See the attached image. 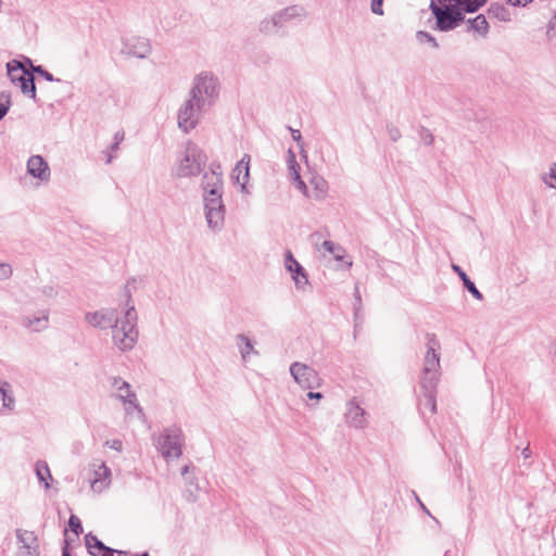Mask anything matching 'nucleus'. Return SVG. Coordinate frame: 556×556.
I'll return each mask as SVG.
<instances>
[{"label":"nucleus","instance_id":"obj_45","mask_svg":"<svg viewBox=\"0 0 556 556\" xmlns=\"http://www.w3.org/2000/svg\"><path fill=\"white\" fill-rule=\"evenodd\" d=\"M353 316H354V329L356 330L358 327H361L363 325V321H364V315L362 313V311H353Z\"/></svg>","mask_w":556,"mask_h":556},{"label":"nucleus","instance_id":"obj_21","mask_svg":"<svg viewBox=\"0 0 556 556\" xmlns=\"http://www.w3.org/2000/svg\"><path fill=\"white\" fill-rule=\"evenodd\" d=\"M452 269L454 273L457 274V276L463 281L464 288L477 300L482 301L483 294L479 291V289L476 287L475 282L468 277V275L464 271V269L456 264H452Z\"/></svg>","mask_w":556,"mask_h":556},{"label":"nucleus","instance_id":"obj_49","mask_svg":"<svg viewBox=\"0 0 556 556\" xmlns=\"http://www.w3.org/2000/svg\"><path fill=\"white\" fill-rule=\"evenodd\" d=\"M542 179L547 187L556 189V176H542Z\"/></svg>","mask_w":556,"mask_h":556},{"label":"nucleus","instance_id":"obj_6","mask_svg":"<svg viewBox=\"0 0 556 556\" xmlns=\"http://www.w3.org/2000/svg\"><path fill=\"white\" fill-rule=\"evenodd\" d=\"M198 87L200 91L197 94V105L201 109L204 105L205 100L202 98L204 93L208 105L213 104L219 96V81L213 74L203 72L195 76L192 88Z\"/></svg>","mask_w":556,"mask_h":556},{"label":"nucleus","instance_id":"obj_9","mask_svg":"<svg viewBox=\"0 0 556 556\" xmlns=\"http://www.w3.org/2000/svg\"><path fill=\"white\" fill-rule=\"evenodd\" d=\"M204 203V215L207 226L213 231H220L225 224L226 207L223 199L217 200H205Z\"/></svg>","mask_w":556,"mask_h":556},{"label":"nucleus","instance_id":"obj_56","mask_svg":"<svg viewBox=\"0 0 556 556\" xmlns=\"http://www.w3.org/2000/svg\"><path fill=\"white\" fill-rule=\"evenodd\" d=\"M122 441L121 440H113L112 441V444H111V447L116 450V451H121L122 450Z\"/></svg>","mask_w":556,"mask_h":556},{"label":"nucleus","instance_id":"obj_15","mask_svg":"<svg viewBox=\"0 0 556 556\" xmlns=\"http://www.w3.org/2000/svg\"><path fill=\"white\" fill-rule=\"evenodd\" d=\"M427 339V353L425 355V366L424 369L426 372H430L433 370H438L440 367V353L441 344L435 336V333L428 332L426 334Z\"/></svg>","mask_w":556,"mask_h":556},{"label":"nucleus","instance_id":"obj_57","mask_svg":"<svg viewBox=\"0 0 556 556\" xmlns=\"http://www.w3.org/2000/svg\"><path fill=\"white\" fill-rule=\"evenodd\" d=\"M521 455L523 456V458L531 457V450L529 445L521 451Z\"/></svg>","mask_w":556,"mask_h":556},{"label":"nucleus","instance_id":"obj_10","mask_svg":"<svg viewBox=\"0 0 556 556\" xmlns=\"http://www.w3.org/2000/svg\"><path fill=\"white\" fill-rule=\"evenodd\" d=\"M85 319L94 328H112L113 332L116 329H121V327H118L119 320L117 318L116 309L113 308L89 312L86 314Z\"/></svg>","mask_w":556,"mask_h":556},{"label":"nucleus","instance_id":"obj_8","mask_svg":"<svg viewBox=\"0 0 556 556\" xmlns=\"http://www.w3.org/2000/svg\"><path fill=\"white\" fill-rule=\"evenodd\" d=\"M290 374L295 382L304 390H314L321 384L319 374L306 364L300 362L292 363Z\"/></svg>","mask_w":556,"mask_h":556},{"label":"nucleus","instance_id":"obj_24","mask_svg":"<svg viewBox=\"0 0 556 556\" xmlns=\"http://www.w3.org/2000/svg\"><path fill=\"white\" fill-rule=\"evenodd\" d=\"M49 169L48 162L39 154L31 155L26 164V174H46Z\"/></svg>","mask_w":556,"mask_h":556},{"label":"nucleus","instance_id":"obj_35","mask_svg":"<svg viewBox=\"0 0 556 556\" xmlns=\"http://www.w3.org/2000/svg\"><path fill=\"white\" fill-rule=\"evenodd\" d=\"M286 163L289 174H300L301 167L292 149H289L287 152Z\"/></svg>","mask_w":556,"mask_h":556},{"label":"nucleus","instance_id":"obj_27","mask_svg":"<svg viewBox=\"0 0 556 556\" xmlns=\"http://www.w3.org/2000/svg\"><path fill=\"white\" fill-rule=\"evenodd\" d=\"M50 176H18V182L25 190H35L49 182Z\"/></svg>","mask_w":556,"mask_h":556},{"label":"nucleus","instance_id":"obj_4","mask_svg":"<svg viewBox=\"0 0 556 556\" xmlns=\"http://www.w3.org/2000/svg\"><path fill=\"white\" fill-rule=\"evenodd\" d=\"M7 71L11 83L18 86L24 96H27L34 100V102L39 103L36 91L35 76L33 73L25 70L23 64L17 60L8 62Z\"/></svg>","mask_w":556,"mask_h":556},{"label":"nucleus","instance_id":"obj_25","mask_svg":"<svg viewBox=\"0 0 556 556\" xmlns=\"http://www.w3.org/2000/svg\"><path fill=\"white\" fill-rule=\"evenodd\" d=\"M299 8L298 5H290L281 11L275 13L271 17V22L274 26L281 27L287 21H290L291 18L299 15Z\"/></svg>","mask_w":556,"mask_h":556},{"label":"nucleus","instance_id":"obj_47","mask_svg":"<svg viewBox=\"0 0 556 556\" xmlns=\"http://www.w3.org/2000/svg\"><path fill=\"white\" fill-rule=\"evenodd\" d=\"M507 4H510L513 7H527L528 4L532 3L533 0H505Z\"/></svg>","mask_w":556,"mask_h":556},{"label":"nucleus","instance_id":"obj_36","mask_svg":"<svg viewBox=\"0 0 556 556\" xmlns=\"http://www.w3.org/2000/svg\"><path fill=\"white\" fill-rule=\"evenodd\" d=\"M416 39L420 43H429L433 49H439V42L437 41L435 37H433L430 33L426 30H418L416 33Z\"/></svg>","mask_w":556,"mask_h":556},{"label":"nucleus","instance_id":"obj_26","mask_svg":"<svg viewBox=\"0 0 556 556\" xmlns=\"http://www.w3.org/2000/svg\"><path fill=\"white\" fill-rule=\"evenodd\" d=\"M35 472L39 483H43L46 490L50 489L49 480L52 481L53 478L46 460L36 462Z\"/></svg>","mask_w":556,"mask_h":556},{"label":"nucleus","instance_id":"obj_34","mask_svg":"<svg viewBox=\"0 0 556 556\" xmlns=\"http://www.w3.org/2000/svg\"><path fill=\"white\" fill-rule=\"evenodd\" d=\"M250 154L244 153L242 159L236 163L231 174H250Z\"/></svg>","mask_w":556,"mask_h":556},{"label":"nucleus","instance_id":"obj_55","mask_svg":"<svg viewBox=\"0 0 556 556\" xmlns=\"http://www.w3.org/2000/svg\"><path fill=\"white\" fill-rule=\"evenodd\" d=\"M7 388H10L8 382H0V397L7 396Z\"/></svg>","mask_w":556,"mask_h":556},{"label":"nucleus","instance_id":"obj_32","mask_svg":"<svg viewBox=\"0 0 556 556\" xmlns=\"http://www.w3.org/2000/svg\"><path fill=\"white\" fill-rule=\"evenodd\" d=\"M321 247L329 253H331L336 261H343L344 260V253L345 250L343 247L336 244L334 242L330 240H325L321 243Z\"/></svg>","mask_w":556,"mask_h":556},{"label":"nucleus","instance_id":"obj_30","mask_svg":"<svg viewBox=\"0 0 556 556\" xmlns=\"http://www.w3.org/2000/svg\"><path fill=\"white\" fill-rule=\"evenodd\" d=\"M309 182L314 186V197L316 199L324 198L328 191V182L324 176H311Z\"/></svg>","mask_w":556,"mask_h":556},{"label":"nucleus","instance_id":"obj_62","mask_svg":"<svg viewBox=\"0 0 556 556\" xmlns=\"http://www.w3.org/2000/svg\"><path fill=\"white\" fill-rule=\"evenodd\" d=\"M548 174H556V162H554L549 168V173Z\"/></svg>","mask_w":556,"mask_h":556},{"label":"nucleus","instance_id":"obj_48","mask_svg":"<svg viewBox=\"0 0 556 556\" xmlns=\"http://www.w3.org/2000/svg\"><path fill=\"white\" fill-rule=\"evenodd\" d=\"M11 104H12L11 97H7V104L4 106H1L0 122L4 118V116L10 111Z\"/></svg>","mask_w":556,"mask_h":556},{"label":"nucleus","instance_id":"obj_20","mask_svg":"<svg viewBox=\"0 0 556 556\" xmlns=\"http://www.w3.org/2000/svg\"><path fill=\"white\" fill-rule=\"evenodd\" d=\"M93 478L91 479V486L93 489L100 484L101 489L103 486H108L110 483L111 469L105 465V463H100L99 465L93 464Z\"/></svg>","mask_w":556,"mask_h":556},{"label":"nucleus","instance_id":"obj_64","mask_svg":"<svg viewBox=\"0 0 556 556\" xmlns=\"http://www.w3.org/2000/svg\"><path fill=\"white\" fill-rule=\"evenodd\" d=\"M135 556H150V554L148 552H143L140 554H136Z\"/></svg>","mask_w":556,"mask_h":556},{"label":"nucleus","instance_id":"obj_52","mask_svg":"<svg viewBox=\"0 0 556 556\" xmlns=\"http://www.w3.org/2000/svg\"><path fill=\"white\" fill-rule=\"evenodd\" d=\"M552 30H556V12L554 13L553 17L548 21L547 35H549Z\"/></svg>","mask_w":556,"mask_h":556},{"label":"nucleus","instance_id":"obj_2","mask_svg":"<svg viewBox=\"0 0 556 556\" xmlns=\"http://www.w3.org/2000/svg\"><path fill=\"white\" fill-rule=\"evenodd\" d=\"M123 295L125 296V314L121 320V329L114 331V344L122 351L127 352L134 349L138 341V314L132 302L131 289L124 286Z\"/></svg>","mask_w":556,"mask_h":556},{"label":"nucleus","instance_id":"obj_44","mask_svg":"<svg viewBox=\"0 0 556 556\" xmlns=\"http://www.w3.org/2000/svg\"><path fill=\"white\" fill-rule=\"evenodd\" d=\"M383 0H371L370 9L374 14L383 15L382 9Z\"/></svg>","mask_w":556,"mask_h":556},{"label":"nucleus","instance_id":"obj_41","mask_svg":"<svg viewBox=\"0 0 556 556\" xmlns=\"http://www.w3.org/2000/svg\"><path fill=\"white\" fill-rule=\"evenodd\" d=\"M353 296H354L353 311H356V312L362 311L363 304H362V295H361L358 285H356L354 288Z\"/></svg>","mask_w":556,"mask_h":556},{"label":"nucleus","instance_id":"obj_7","mask_svg":"<svg viewBox=\"0 0 556 556\" xmlns=\"http://www.w3.org/2000/svg\"><path fill=\"white\" fill-rule=\"evenodd\" d=\"M184 433L180 428L165 429L159 440V448L164 458H178L182 454Z\"/></svg>","mask_w":556,"mask_h":556},{"label":"nucleus","instance_id":"obj_3","mask_svg":"<svg viewBox=\"0 0 556 556\" xmlns=\"http://www.w3.org/2000/svg\"><path fill=\"white\" fill-rule=\"evenodd\" d=\"M207 155L192 140L186 142L185 151L179 157V170L181 174H207L205 172ZM208 174H223L219 162L213 161L208 165Z\"/></svg>","mask_w":556,"mask_h":556},{"label":"nucleus","instance_id":"obj_22","mask_svg":"<svg viewBox=\"0 0 556 556\" xmlns=\"http://www.w3.org/2000/svg\"><path fill=\"white\" fill-rule=\"evenodd\" d=\"M438 383H439L438 370H433L430 372H426L425 369L422 370V376H421L420 382H419L422 393L437 394Z\"/></svg>","mask_w":556,"mask_h":556},{"label":"nucleus","instance_id":"obj_37","mask_svg":"<svg viewBox=\"0 0 556 556\" xmlns=\"http://www.w3.org/2000/svg\"><path fill=\"white\" fill-rule=\"evenodd\" d=\"M418 136L425 146L430 147L434 142V136L432 131L424 125H419L417 128Z\"/></svg>","mask_w":556,"mask_h":556},{"label":"nucleus","instance_id":"obj_16","mask_svg":"<svg viewBox=\"0 0 556 556\" xmlns=\"http://www.w3.org/2000/svg\"><path fill=\"white\" fill-rule=\"evenodd\" d=\"M85 546L91 556H114L115 549L105 545L97 535L89 532L85 535Z\"/></svg>","mask_w":556,"mask_h":556},{"label":"nucleus","instance_id":"obj_50","mask_svg":"<svg viewBox=\"0 0 556 556\" xmlns=\"http://www.w3.org/2000/svg\"><path fill=\"white\" fill-rule=\"evenodd\" d=\"M231 178H235L236 182L241 184V190L244 191L245 190V185H247L250 176H248V175H244V176H231Z\"/></svg>","mask_w":556,"mask_h":556},{"label":"nucleus","instance_id":"obj_1","mask_svg":"<svg viewBox=\"0 0 556 556\" xmlns=\"http://www.w3.org/2000/svg\"><path fill=\"white\" fill-rule=\"evenodd\" d=\"M488 0H430L429 10L434 18L432 30L448 33L465 22L466 14H473Z\"/></svg>","mask_w":556,"mask_h":556},{"label":"nucleus","instance_id":"obj_5","mask_svg":"<svg viewBox=\"0 0 556 556\" xmlns=\"http://www.w3.org/2000/svg\"><path fill=\"white\" fill-rule=\"evenodd\" d=\"M200 91L198 87L191 88L189 99L180 106L177 113L178 127L184 134H189L198 125L197 94Z\"/></svg>","mask_w":556,"mask_h":556},{"label":"nucleus","instance_id":"obj_12","mask_svg":"<svg viewBox=\"0 0 556 556\" xmlns=\"http://www.w3.org/2000/svg\"><path fill=\"white\" fill-rule=\"evenodd\" d=\"M122 53L127 56L144 59L151 53L150 41L142 37H131L123 40Z\"/></svg>","mask_w":556,"mask_h":556},{"label":"nucleus","instance_id":"obj_40","mask_svg":"<svg viewBox=\"0 0 556 556\" xmlns=\"http://www.w3.org/2000/svg\"><path fill=\"white\" fill-rule=\"evenodd\" d=\"M387 132L391 141L396 142L401 139L402 134L401 130L394 126L392 123H388L386 126Z\"/></svg>","mask_w":556,"mask_h":556},{"label":"nucleus","instance_id":"obj_33","mask_svg":"<svg viewBox=\"0 0 556 556\" xmlns=\"http://www.w3.org/2000/svg\"><path fill=\"white\" fill-rule=\"evenodd\" d=\"M237 342L243 359L253 351L252 341L244 334L240 333L237 336Z\"/></svg>","mask_w":556,"mask_h":556},{"label":"nucleus","instance_id":"obj_51","mask_svg":"<svg viewBox=\"0 0 556 556\" xmlns=\"http://www.w3.org/2000/svg\"><path fill=\"white\" fill-rule=\"evenodd\" d=\"M70 539L65 538L62 545V556H72Z\"/></svg>","mask_w":556,"mask_h":556},{"label":"nucleus","instance_id":"obj_39","mask_svg":"<svg viewBox=\"0 0 556 556\" xmlns=\"http://www.w3.org/2000/svg\"><path fill=\"white\" fill-rule=\"evenodd\" d=\"M292 177V186L301 191L304 195L308 197V189L305 181L302 179V176H291Z\"/></svg>","mask_w":556,"mask_h":556},{"label":"nucleus","instance_id":"obj_38","mask_svg":"<svg viewBox=\"0 0 556 556\" xmlns=\"http://www.w3.org/2000/svg\"><path fill=\"white\" fill-rule=\"evenodd\" d=\"M68 528L77 536L83 533L84 528L80 519L76 515H71L68 518Z\"/></svg>","mask_w":556,"mask_h":556},{"label":"nucleus","instance_id":"obj_17","mask_svg":"<svg viewBox=\"0 0 556 556\" xmlns=\"http://www.w3.org/2000/svg\"><path fill=\"white\" fill-rule=\"evenodd\" d=\"M113 386L117 387L119 393L117 397L124 403L134 406L138 412L142 413V407L139 405L136 393L131 390V386L122 378L115 377Z\"/></svg>","mask_w":556,"mask_h":556},{"label":"nucleus","instance_id":"obj_11","mask_svg":"<svg viewBox=\"0 0 556 556\" xmlns=\"http://www.w3.org/2000/svg\"><path fill=\"white\" fill-rule=\"evenodd\" d=\"M17 543L16 556H39V540L34 531L16 529Z\"/></svg>","mask_w":556,"mask_h":556},{"label":"nucleus","instance_id":"obj_54","mask_svg":"<svg viewBox=\"0 0 556 556\" xmlns=\"http://www.w3.org/2000/svg\"><path fill=\"white\" fill-rule=\"evenodd\" d=\"M307 397L309 400H320L324 397V395L320 392H313L312 390H309V392L307 393Z\"/></svg>","mask_w":556,"mask_h":556},{"label":"nucleus","instance_id":"obj_63","mask_svg":"<svg viewBox=\"0 0 556 556\" xmlns=\"http://www.w3.org/2000/svg\"><path fill=\"white\" fill-rule=\"evenodd\" d=\"M118 146H119L118 143H116V142H112V143H111V146H110V150H111V151H115V150H117V149H118Z\"/></svg>","mask_w":556,"mask_h":556},{"label":"nucleus","instance_id":"obj_28","mask_svg":"<svg viewBox=\"0 0 556 556\" xmlns=\"http://www.w3.org/2000/svg\"><path fill=\"white\" fill-rule=\"evenodd\" d=\"M488 14L492 18H496L501 22H510L511 16L509 10L500 2H492L488 8Z\"/></svg>","mask_w":556,"mask_h":556},{"label":"nucleus","instance_id":"obj_29","mask_svg":"<svg viewBox=\"0 0 556 556\" xmlns=\"http://www.w3.org/2000/svg\"><path fill=\"white\" fill-rule=\"evenodd\" d=\"M418 409L424 413L428 409L431 414L437 413V394L422 393L418 401Z\"/></svg>","mask_w":556,"mask_h":556},{"label":"nucleus","instance_id":"obj_14","mask_svg":"<svg viewBox=\"0 0 556 556\" xmlns=\"http://www.w3.org/2000/svg\"><path fill=\"white\" fill-rule=\"evenodd\" d=\"M285 266L298 289H304L309 283L304 267L295 260L290 250L285 254Z\"/></svg>","mask_w":556,"mask_h":556},{"label":"nucleus","instance_id":"obj_19","mask_svg":"<svg viewBox=\"0 0 556 556\" xmlns=\"http://www.w3.org/2000/svg\"><path fill=\"white\" fill-rule=\"evenodd\" d=\"M464 23H466L467 33L475 31L478 33L483 38L486 37L489 34L490 25L483 14H478L472 18L465 17Z\"/></svg>","mask_w":556,"mask_h":556},{"label":"nucleus","instance_id":"obj_61","mask_svg":"<svg viewBox=\"0 0 556 556\" xmlns=\"http://www.w3.org/2000/svg\"><path fill=\"white\" fill-rule=\"evenodd\" d=\"M115 554L117 556H128L129 553L127 551L115 549Z\"/></svg>","mask_w":556,"mask_h":556},{"label":"nucleus","instance_id":"obj_53","mask_svg":"<svg viewBox=\"0 0 556 556\" xmlns=\"http://www.w3.org/2000/svg\"><path fill=\"white\" fill-rule=\"evenodd\" d=\"M125 138V131L122 129V130H118L115 132L114 137H113V142H116V143H121Z\"/></svg>","mask_w":556,"mask_h":556},{"label":"nucleus","instance_id":"obj_18","mask_svg":"<svg viewBox=\"0 0 556 556\" xmlns=\"http://www.w3.org/2000/svg\"><path fill=\"white\" fill-rule=\"evenodd\" d=\"M211 177V180H206L202 184L203 188V201L223 199L224 184L220 176H203L204 179Z\"/></svg>","mask_w":556,"mask_h":556},{"label":"nucleus","instance_id":"obj_13","mask_svg":"<svg viewBox=\"0 0 556 556\" xmlns=\"http://www.w3.org/2000/svg\"><path fill=\"white\" fill-rule=\"evenodd\" d=\"M345 422L355 429H364L367 424V413L359 406L356 397L346 403V412L344 414Z\"/></svg>","mask_w":556,"mask_h":556},{"label":"nucleus","instance_id":"obj_43","mask_svg":"<svg viewBox=\"0 0 556 556\" xmlns=\"http://www.w3.org/2000/svg\"><path fill=\"white\" fill-rule=\"evenodd\" d=\"M288 130L290 131L292 139L296 142L299 148L303 151L304 142H303L301 131L299 129H293L290 126H288Z\"/></svg>","mask_w":556,"mask_h":556},{"label":"nucleus","instance_id":"obj_31","mask_svg":"<svg viewBox=\"0 0 556 556\" xmlns=\"http://www.w3.org/2000/svg\"><path fill=\"white\" fill-rule=\"evenodd\" d=\"M25 62L30 66V72L33 73L34 76H35V74H37L47 81H55V83L62 81V79L54 77L42 65H34L30 59L26 58Z\"/></svg>","mask_w":556,"mask_h":556},{"label":"nucleus","instance_id":"obj_46","mask_svg":"<svg viewBox=\"0 0 556 556\" xmlns=\"http://www.w3.org/2000/svg\"><path fill=\"white\" fill-rule=\"evenodd\" d=\"M3 406L11 409L14 405V399L9 394V388H7V396L0 397Z\"/></svg>","mask_w":556,"mask_h":556},{"label":"nucleus","instance_id":"obj_59","mask_svg":"<svg viewBox=\"0 0 556 556\" xmlns=\"http://www.w3.org/2000/svg\"><path fill=\"white\" fill-rule=\"evenodd\" d=\"M415 496H416V500H417V502L419 503V505H420L421 509H422L425 513H427L428 515H430V511L427 509V507L424 505V503L418 498V496H417L416 494H415Z\"/></svg>","mask_w":556,"mask_h":556},{"label":"nucleus","instance_id":"obj_60","mask_svg":"<svg viewBox=\"0 0 556 556\" xmlns=\"http://www.w3.org/2000/svg\"><path fill=\"white\" fill-rule=\"evenodd\" d=\"M136 278L135 277H129L125 283V286H128L131 288V286L136 282Z\"/></svg>","mask_w":556,"mask_h":556},{"label":"nucleus","instance_id":"obj_42","mask_svg":"<svg viewBox=\"0 0 556 556\" xmlns=\"http://www.w3.org/2000/svg\"><path fill=\"white\" fill-rule=\"evenodd\" d=\"M13 274L12 266L8 263H0V280L9 279Z\"/></svg>","mask_w":556,"mask_h":556},{"label":"nucleus","instance_id":"obj_23","mask_svg":"<svg viewBox=\"0 0 556 556\" xmlns=\"http://www.w3.org/2000/svg\"><path fill=\"white\" fill-rule=\"evenodd\" d=\"M48 314L43 313L41 316H25L22 325L34 332H39L48 327Z\"/></svg>","mask_w":556,"mask_h":556},{"label":"nucleus","instance_id":"obj_58","mask_svg":"<svg viewBox=\"0 0 556 556\" xmlns=\"http://www.w3.org/2000/svg\"><path fill=\"white\" fill-rule=\"evenodd\" d=\"M194 469V467L192 465H185L182 468H181V475L185 476L189 469Z\"/></svg>","mask_w":556,"mask_h":556}]
</instances>
